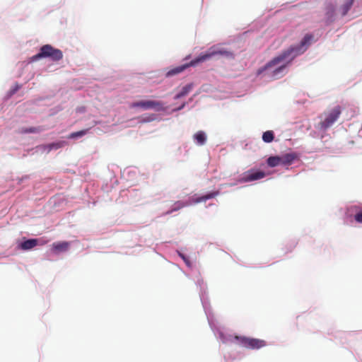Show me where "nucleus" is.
<instances>
[{"label": "nucleus", "instance_id": "obj_15", "mask_svg": "<svg viewBox=\"0 0 362 362\" xmlns=\"http://www.w3.org/2000/svg\"><path fill=\"white\" fill-rule=\"evenodd\" d=\"M354 0H347L344 4L340 7L339 12L342 16H345L348 11L351 8Z\"/></svg>", "mask_w": 362, "mask_h": 362}, {"label": "nucleus", "instance_id": "obj_1", "mask_svg": "<svg viewBox=\"0 0 362 362\" xmlns=\"http://www.w3.org/2000/svg\"><path fill=\"white\" fill-rule=\"evenodd\" d=\"M313 39V35L306 34L302 39L300 43L298 45L291 46L286 50L282 52L277 57L269 61L264 67L259 68L257 71V75H260L264 71H269L274 66H277L268 73L272 79H277L284 74L286 66L297 56L303 54L306 49L310 42Z\"/></svg>", "mask_w": 362, "mask_h": 362}, {"label": "nucleus", "instance_id": "obj_13", "mask_svg": "<svg viewBox=\"0 0 362 362\" xmlns=\"http://www.w3.org/2000/svg\"><path fill=\"white\" fill-rule=\"evenodd\" d=\"M296 158L297 156L295 153H286L280 156L281 165H291Z\"/></svg>", "mask_w": 362, "mask_h": 362}, {"label": "nucleus", "instance_id": "obj_12", "mask_svg": "<svg viewBox=\"0 0 362 362\" xmlns=\"http://www.w3.org/2000/svg\"><path fill=\"white\" fill-rule=\"evenodd\" d=\"M193 139L199 146L204 145L206 141V135L204 132L199 131L193 135Z\"/></svg>", "mask_w": 362, "mask_h": 362}, {"label": "nucleus", "instance_id": "obj_2", "mask_svg": "<svg viewBox=\"0 0 362 362\" xmlns=\"http://www.w3.org/2000/svg\"><path fill=\"white\" fill-rule=\"evenodd\" d=\"M216 55L223 56L227 58H233L234 57V54H233V52L228 51L226 49H224L223 48H220L218 47L214 46V47H210L206 53L202 54L198 57L192 60L191 64L197 65V64L204 62Z\"/></svg>", "mask_w": 362, "mask_h": 362}, {"label": "nucleus", "instance_id": "obj_20", "mask_svg": "<svg viewBox=\"0 0 362 362\" xmlns=\"http://www.w3.org/2000/svg\"><path fill=\"white\" fill-rule=\"evenodd\" d=\"M65 144H66L65 141H59L57 143H52L49 145V150L52 149V148L57 149V148H62V146H64V145Z\"/></svg>", "mask_w": 362, "mask_h": 362}, {"label": "nucleus", "instance_id": "obj_19", "mask_svg": "<svg viewBox=\"0 0 362 362\" xmlns=\"http://www.w3.org/2000/svg\"><path fill=\"white\" fill-rule=\"evenodd\" d=\"M87 132H88L87 129H83L81 131L73 132L68 136V138L69 139H76L78 137H81V136H84L85 134H86Z\"/></svg>", "mask_w": 362, "mask_h": 362}, {"label": "nucleus", "instance_id": "obj_7", "mask_svg": "<svg viewBox=\"0 0 362 362\" xmlns=\"http://www.w3.org/2000/svg\"><path fill=\"white\" fill-rule=\"evenodd\" d=\"M234 339L240 346L248 349H259L266 345V342L264 340L258 339L235 336Z\"/></svg>", "mask_w": 362, "mask_h": 362}, {"label": "nucleus", "instance_id": "obj_17", "mask_svg": "<svg viewBox=\"0 0 362 362\" xmlns=\"http://www.w3.org/2000/svg\"><path fill=\"white\" fill-rule=\"evenodd\" d=\"M192 84L186 85L182 88L181 91L175 95V99H178L187 95L192 90Z\"/></svg>", "mask_w": 362, "mask_h": 362}, {"label": "nucleus", "instance_id": "obj_9", "mask_svg": "<svg viewBox=\"0 0 362 362\" xmlns=\"http://www.w3.org/2000/svg\"><path fill=\"white\" fill-rule=\"evenodd\" d=\"M346 215L348 217L354 216V220L362 223V208L358 205H351L346 208Z\"/></svg>", "mask_w": 362, "mask_h": 362}, {"label": "nucleus", "instance_id": "obj_23", "mask_svg": "<svg viewBox=\"0 0 362 362\" xmlns=\"http://www.w3.org/2000/svg\"><path fill=\"white\" fill-rule=\"evenodd\" d=\"M45 243H46V242L42 241V243H40V245H44Z\"/></svg>", "mask_w": 362, "mask_h": 362}, {"label": "nucleus", "instance_id": "obj_16", "mask_svg": "<svg viewBox=\"0 0 362 362\" xmlns=\"http://www.w3.org/2000/svg\"><path fill=\"white\" fill-rule=\"evenodd\" d=\"M267 165L269 167L274 168L281 165L280 156H270L267 160Z\"/></svg>", "mask_w": 362, "mask_h": 362}, {"label": "nucleus", "instance_id": "obj_10", "mask_svg": "<svg viewBox=\"0 0 362 362\" xmlns=\"http://www.w3.org/2000/svg\"><path fill=\"white\" fill-rule=\"evenodd\" d=\"M69 245L70 243L66 241L54 243L52 245V250L54 253L66 252L69 250Z\"/></svg>", "mask_w": 362, "mask_h": 362}, {"label": "nucleus", "instance_id": "obj_11", "mask_svg": "<svg viewBox=\"0 0 362 362\" xmlns=\"http://www.w3.org/2000/svg\"><path fill=\"white\" fill-rule=\"evenodd\" d=\"M39 241L38 239H29L23 241L20 247L23 250H31L39 244Z\"/></svg>", "mask_w": 362, "mask_h": 362}, {"label": "nucleus", "instance_id": "obj_21", "mask_svg": "<svg viewBox=\"0 0 362 362\" xmlns=\"http://www.w3.org/2000/svg\"><path fill=\"white\" fill-rule=\"evenodd\" d=\"M40 132V127H30L28 129H23L22 133H37Z\"/></svg>", "mask_w": 362, "mask_h": 362}, {"label": "nucleus", "instance_id": "obj_3", "mask_svg": "<svg viewBox=\"0 0 362 362\" xmlns=\"http://www.w3.org/2000/svg\"><path fill=\"white\" fill-rule=\"evenodd\" d=\"M63 57L62 52L53 47L50 45H43L40 52L33 57V60H37L41 58H49L52 61H59Z\"/></svg>", "mask_w": 362, "mask_h": 362}, {"label": "nucleus", "instance_id": "obj_8", "mask_svg": "<svg viewBox=\"0 0 362 362\" xmlns=\"http://www.w3.org/2000/svg\"><path fill=\"white\" fill-rule=\"evenodd\" d=\"M266 176L264 172L261 170H255L254 169L245 172L240 178L242 182H249L264 178Z\"/></svg>", "mask_w": 362, "mask_h": 362}, {"label": "nucleus", "instance_id": "obj_6", "mask_svg": "<svg viewBox=\"0 0 362 362\" xmlns=\"http://www.w3.org/2000/svg\"><path fill=\"white\" fill-rule=\"evenodd\" d=\"M129 107L131 108L140 107L144 110L151 109L156 111H163L165 110L163 103L157 100H141L134 102L130 104Z\"/></svg>", "mask_w": 362, "mask_h": 362}, {"label": "nucleus", "instance_id": "obj_22", "mask_svg": "<svg viewBox=\"0 0 362 362\" xmlns=\"http://www.w3.org/2000/svg\"><path fill=\"white\" fill-rule=\"evenodd\" d=\"M180 257L182 258V259L185 262V263L188 265V266H190V262L183 255H180Z\"/></svg>", "mask_w": 362, "mask_h": 362}, {"label": "nucleus", "instance_id": "obj_4", "mask_svg": "<svg viewBox=\"0 0 362 362\" xmlns=\"http://www.w3.org/2000/svg\"><path fill=\"white\" fill-rule=\"evenodd\" d=\"M341 113V107L339 105L324 112V119L319 123L321 129L326 130L330 127L339 117Z\"/></svg>", "mask_w": 362, "mask_h": 362}, {"label": "nucleus", "instance_id": "obj_18", "mask_svg": "<svg viewBox=\"0 0 362 362\" xmlns=\"http://www.w3.org/2000/svg\"><path fill=\"white\" fill-rule=\"evenodd\" d=\"M274 139V134L273 131L269 130L263 133L262 134V140L265 143H270L273 141Z\"/></svg>", "mask_w": 362, "mask_h": 362}, {"label": "nucleus", "instance_id": "obj_5", "mask_svg": "<svg viewBox=\"0 0 362 362\" xmlns=\"http://www.w3.org/2000/svg\"><path fill=\"white\" fill-rule=\"evenodd\" d=\"M218 194H219L218 191L209 192L205 195H203V196H201V197H199L197 198L193 197V198H192V200L189 202H183L181 201H177L173 204V208L171 210L167 211L165 213V214H170L173 211H178L180 209H182L183 207L187 206L192 203L198 204V203H200L202 202H206L208 199L216 197L217 195H218Z\"/></svg>", "mask_w": 362, "mask_h": 362}, {"label": "nucleus", "instance_id": "obj_14", "mask_svg": "<svg viewBox=\"0 0 362 362\" xmlns=\"http://www.w3.org/2000/svg\"><path fill=\"white\" fill-rule=\"evenodd\" d=\"M190 66H192L191 64V62L189 64H183V65H181V66H177L175 68H173V69H170L167 73V75L168 76L176 75L177 74H180V73L182 72L185 69H186L187 67H189Z\"/></svg>", "mask_w": 362, "mask_h": 362}]
</instances>
